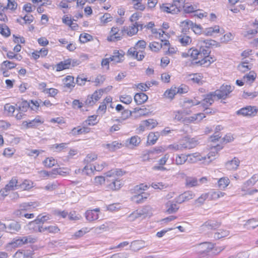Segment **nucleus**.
<instances>
[{
  "label": "nucleus",
  "mask_w": 258,
  "mask_h": 258,
  "mask_svg": "<svg viewBox=\"0 0 258 258\" xmlns=\"http://www.w3.org/2000/svg\"><path fill=\"white\" fill-rule=\"evenodd\" d=\"M17 63L9 60L4 61L0 66V72L4 77H8L10 76L9 71L16 67Z\"/></svg>",
  "instance_id": "nucleus-20"
},
{
  "label": "nucleus",
  "mask_w": 258,
  "mask_h": 258,
  "mask_svg": "<svg viewBox=\"0 0 258 258\" xmlns=\"http://www.w3.org/2000/svg\"><path fill=\"white\" fill-rule=\"evenodd\" d=\"M30 107V103L26 100L21 99L16 103V113L15 115L17 119H21L26 116Z\"/></svg>",
  "instance_id": "nucleus-10"
},
{
  "label": "nucleus",
  "mask_w": 258,
  "mask_h": 258,
  "mask_svg": "<svg viewBox=\"0 0 258 258\" xmlns=\"http://www.w3.org/2000/svg\"><path fill=\"white\" fill-rule=\"evenodd\" d=\"M241 195L243 196L251 195L258 191L257 189L254 188L247 180L242 185L241 188Z\"/></svg>",
  "instance_id": "nucleus-25"
},
{
  "label": "nucleus",
  "mask_w": 258,
  "mask_h": 258,
  "mask_svg": "<svg viewBox=\"0 0 258 258\" xmlns=\"http://www.w3.org/2000/svg\"><path fill=\"white\" fill-rule=\"evenodd\" d=\"M112 89V86H108L95 90L91 95L87 96L85 101L86 104L90 106L95 104L101 99L104 93H107L111 91Z\"/></svg>",
  "instance_id": "nucleus-7"
},
{
  "label": "nucleus",
  "mask_w": 258,
  "mask_h": 258,
  "mask_svg": "<svg viewBox=\"0 0 258 258\" xmlns=\"http://www.w3.org/2000/svg\"><path fill=\"white\" fill-rule=\"evenodd\" d=\"M91 128L87 126L84 122L82 125L78 126L72 129L71 133L74 136L87 134L91 132Z\"/></svg>",
  "instance_id": "nucleus-23"
},
{
  "label": "nucleus",
  "mask_w": 258,
  "mask_h": 258,
  "mask_svg": "<svg viewBox=\"0 0 258 258\" xmlns=\"http://www.w3.org/2000/svg\"><path fill=\"white\" fill-rule=\"evenodd\" d=\"M86 175L91 176L94 174V170H93V165L91 164H85L84 167L81 170L79 169L75 171L76 173H80V172Z\"/></svg>",
  "instance_id": "nucleus-41"
},
{
  "label": "nucleus",
  "mask_w": 258,
  "mask_h": 258,
  "mask_svg": "<svg viewBox=\"0 0 258 258\" xmlns=\"http://www.w3.org/2000/svg\"><path fill=\"white\" fill-rule=\"evenodd\" d=\"M128 53L133 58L138 60H141L144 57V52L143 50L139 49H128Z\"/></svg>",
  "instance_id": "nucleus-37"
},
{
  "label": "nucleus",
  "mask_w": 258,
  "mask_h": 258,
  "mask_svg": "<svg viewBox=\"0 0 258 258\" xmlns=\"http://www.w3.org/2000/svg\"><path fill=\"white\" fill-rule=\"evenodd\" d=\"M21 229V226L19 222L13 221L7 226V232L11 234H15L19 232Z\"/></svg>",
  "instance_id": "nucleus-33"
},
{
  "label": "nucleus",
  "mask_w": 258,
  "mask_h": 258,
  "mask_svg": "<svg viewBox=\"0 0 258 258\" xmlns=\"http://www.w3.org/2000/svg\"><path fill=\"white\" fill-rule=\"evenodd\" d=\"M185 3V0H173V4H163L160 6L162 11L168 13L176 14L180 12L181 6Z\"/></svg>",
  "instance_id": "nucleus-11"
},
{
  "label": "nucleus",
  "mask_w": 258,
  "mask_h": 258,
  "mask_svg": "<svg viewBox=\"0 0 258 258\" xmlns=\"http://www.w3.org/2000/svg\"><path fill=\"white\" fill-rule=\"evenodd\" d=\"M37 206L36 202L24 203L20 205L19 209L15 212V214L19 217H24L27 219L33 218L34 217L33 214H28L26 212L31 211Z\"/></svg>",
  "instance_id": "nucleus-8"
},
{
  "label": "nucleus",
  "mask_w": 258,
  "mask_h": 258,
  "mask_svg": "<svg viewBox=\"0 0 258 258\" xmlns=\"http://www.w3.org/2000/svg\"><path fill=\"white\" fill-rule=\"evenodd\" d=\"M50 219V216L49 214H45L43 215L42 214H39L37 216L36 218L31 221L32 224H38L40 225H43V224L47 222L48 220Z\"/></svg>",
  "instance_id": "nucleus-44"
},
{
  "label": "nucleus",
  "mask_w": 258,
  "mask_h": 258,
  "mask_svg": "<svg viewBox=\"0 0 258 258\" xmlns=\"http://www.w3.org/2000/svg\"><path fill=\"white\" fill-rule=\"evenodd\" d=\"M256 78V74L254 71H250L243 77V80L245 83L251 85Z\"/></svg>",
  "instance_id": "nucleus-50"
},
{
  "label": "nucleus",
  "mask_w": 258,
  "mask_h": 258,
  "mask_svg": "<svg viewBox=\"0 0 258 258\" xmlns=\"http://www.w3.org/2000/svg\"><path fill=\"white\" fill-rule=\"evenodd\" d=\"M48 53V49L36 50L31 53V57L34 59H38L40 56H45Z\"/></svg>",
  "instance_id": "nucleus-59"
},
{
  "label": "nucleus",
  "mask_w": 258,
  "mask_h": 258,
  "mask_svg": "<svg viewBox=\"0 0 258 258\" xmlns=\"http://www.w3.org/2000/svg\"><path fill=\"white\" fill-rule=\"evenodd\" d=\"M214 98L215 97L212 92H210L205 95L200 104V106L202 108L203 112H198V113H203L204 115V118L206 117L207 115L214 114L216 112V110L210 107L214 102Z\"/></svg>",
  "instance_id": "nucleus-6"
},
{
  "label": "nucleus",
  "mask_w": 258,
  "mask_h": 258,
  "mask_svg": "<svg viewBox=\"0 0 258 258\" xmlns=\"http://www.w3.org/2000/svg\"><path fill=\"white\" fill-rule=\"evenodd\" d=\"M240 164V160L237 157H234L231 160L225 163V167L228 170H236Z\"/></svg>",
  "instance_id": "nucleus-32"
},
{
  "label": "nucleus",
  "mask_w": 258,
  "mask_h": 258,
  "mask_svg": "<svg viewBox=\"0 0 258 258\" xmlns=\"http://www.w3.org/2000/svg\"><path fill=\"white\" fill-rule=\"evenodd\" d=\"M134 101L138 105H142L146 103L148 100V96L144 93L140 92L135 94L134 97Z\"/></svg>",
  "instance_id": "nucleus-31"
},
{
  "label": "nucleus",
  "mask_w": 258,
  "mask_h": 258,
  "mask_svg": "<svg viewBox=\"0 0 258 258\" xmlns=\"http://www.w3.org/2000/svg\"><path fill=\"white\" fill-rule=\"evenodd\" d=\"M157 84V83L156 81H148L145 83H139L136 85V87L138 90L142 92H146L148 91L153 85Z\"/></svg>",
  "instance_id": "nucleus-35"
},
{
  "label": "nucleus",
  "mask_w": 258,
  "mask_h": 258,
  "mask_svg": "<svg viewBox=\"0 0 258 258\" xmlns=\"http://www.w3.org/2000/svg\"><path fill=\"white\" fill-rule=\"evenodd\" d=\"M113 98L110 95L106 96L100 103L99 107L97 109V113L99 115L104 114L107 110V105H111L112 103Z\"/></svg>",
  "instance_id": "nucleus-22"
},
{
  "label": "nucleus",
  "mask_w": 258,
  "mask_h": 258,
  "mask_svg": "<svg viewBox=\"0 0 258 258\" xmlns=\"http://www.w3.org/2000/svg\"><path fill=\"white\" fill-rule=\"evenodd\" d=\"M56 170H51L50 171H47L45 170H42L38 172L39 178L40 179H46L50 178H54L53 173Z\"/></svg>",
  "instance_id": "nucleus-48"
},
{
  "label": "nucleus",
  "mask_w": 258,
  "mask_h": 258,
  "mask_svg": "<svg viewBox=\"0 0 258 258\" xmlns=\"http://www.w3.org/2000/svg\"><path fill=\"white\" fill-rule=\"evenodd\" d=\"M158 124L157 121L152 118H149L143 120L140 124L137 130L139 132H142L146 130H151L155 127Z\"/></svg>",
  "instance_id": "nucleus-19"
},
{
  "label": "nucleus",
  "mask_w": 258,
  "mask_h": 258,
  "mask_svg": "<svg viewBox=\"0 0 258 258\" xmlns=\"http://www.w3.org/2000/svg\"><path fill=\"white\" fill-rule=\"evenodd\" d=\"M44 122V118L41 116L37 115L33 119L23 121L22 125L25 128H35Z\"/></svg>",
  "instance_id": "nucleus-16"
},
{
  "label": "nucleus",
  "mask_w": 258,
  "mask_h": 258,
  "mask_svg": "<svg viewBox=\"0 0 258 258\" xmlns=\"http://www.w3.org/2000/svg\"><path fill=\"white\" fill-rule=\"evenodd\" d=\"M221 225L220 222L214 221H208L206 222L203 226L208 229L215 230L218 228Z\"/></svg>",
  "instance_id": "nucleus-57"
},
{
  "label": "nucleus",
  "mask_w": 258,
  "mask_h": 258,
  "mask_svg": "<svg viewBox=\"0 0 258 258\" xmlns=\"http://www.w3.org/2000/svg\"><path fill=\"white\" fill-rule=\"evenodd\" d=\"M44 189L48 191L53 192L56 195L62 194L64 192L63 185L57 181L48 183L44 186Z\"/></svg>",
  "instance_id": "nucleus-15"
},
{
  "label": "nucleus",
  "mask_w": 258,
  "mask_h": 258,
  "mask_svg": "<svg viewBox=\"0 0 258 258\" xmlns=\"http://www.w3.org/2000/svg\"><path fill=\"white\" fill-rule=\"evenodd\" d=\"M223 146L220 144H217L216 146H213L209 149V152L207 155L209 159L212 157H215L218 155L219 152L222 149Z\"/></svg>",
  "instance_id": "nucleus-47"
},
{
  "label": "nucleus",
  "mask_w": 258,
  "mask_h": 258,
  "mask_svg": "<svg viewBox=\"0 0 258 258\" xmlns=\"http://www.w3.org/2000/svg\"><path fill=\"white\" fill-rule=\"evenodd\" d=\"M119 101L123 104L129 105L133 101L132 96L129 94H123L119 96Z\"/></svg>",
  "instance_id": "nucleus-64"
},
{
  "label": "nucleus",
  "mask_w": 258,
  "mask_h": 258,
  "mask_svg": "<svg viewBox=\"0 0 258 258\" xmlns=\"http://www.w3.org/2000/svg\"><path fill=\"white\" fill-rule=\"evenodd\" d=\"M230 181L227 176H223L219 178L217 181V186L220 189H225L230 184Z\"/></svg>",
  "instance_id": "nucleus-45"
},
{
  "label": "nucleus",
  "mask_w": 258,
  "mask_h": 258,
  "mask_svg": "<svg viewBox=\"0 0 258 258\" xmlns=\"http://www.w3.org/2000/svg\"><path fill=\"white\" fill-rule=\"evenodd\" d=\"M34 187V182L29 179H25L19 184V189L21 190L29 191Z\"/></svg>",
  "instance_id": "nucleus-39"
},
{
  "label": "nucleus",
  "mask_w": 258,
  "mask_h": 258,
  "mask_svg": "<svg viewBox=\"0 0 258 258\" xmlns=\"http://www.w3.org/2000/svg\"><path fill=\"white\" fill-rule=\"evenodd\" d=\"M166 151V149L163 147L155 148L152 150L148 151L143 155L145 160L150 161L156 159L159 154L163 153Z\"/></svg>",
  "instance_id": "nucleus-17"
},
{
  "label": "nucleus",
  "mask_w": 258,
  "mask_h": 258,
  "mask_svg": "<svg viewBox=\"0 0 258 258\" xmlns=\"http://www.w3.org/2000/svg\"><path fill=\"white\" fill-rule=\"evenodd\" d=\"M19 184L18 177L14 176L9 181L6 186L11 191H13L19 189Z\"/></svg>",
  "instance_id": "nucleus-51"
},
{
  "label": "nucleus",
  "mask_w": 258,
  "mask_h": 258,
  "mask_svg": "<svg viewBox=\"0 0 258 258\" xmlns=\"http://www.w3.org/2000/svg\"><path fill=\"white\" fill-rule=\"evenodd\" d=\"M98 158V155L95 152L88 153L83 160L85 164H90L91 162L95 161Z\"/></svg>",
  "instance_id": "nucleus-55"
},
{
  "label": "nucleus",
  "mask_w": 258,
  "mask_h": 258,
  "mask_svg": "<svg viewBox=\"0 0 258 258\" xmlns=\"http://www.w3.org/2000/svg\"><path fill=\"white\" fill-rule=\"evenodd\" d=\"M127 142H128V146L131 148H134L138 146L140 144L141 142V138L138 136H134L130 138L127 140Z\"/></svg>",
  "instance_id": "nucleus-54"
},
{
  "label": "nucleus",
  "mask_w": 258,
  "mask_h": 258,
  "mask_svg": "<svg viewBox=\"0 0 258 258\" xmlns=\"http://www.w3.org/2000/svg\"><path fill=\"white\" fill-rule=\"evenodd\" d=\"M165 207L166 213L168 214L175 213L179 209V207L177 204L171 201L166 203Z\"/></svg>",
  "instance_id": "nucleus-34"
},
{
  "label": "nucleus",
  "mask_w": 258,
  "mask_h": 258,
  "mask_svg": "<svg viewBox=\"0 0 258 258\" xmlns=\"http://www.w3.org/2000/svg\"><path fill=\"white\" fill-rule=\"evenodd\" d=\"M181 56L204 67H208L216 60L215 57L210 55V49H187V52L181 53Z\"/></svg>",
  "instance_id": "nucleus-1"
},
{
  "label": "nucleus",
  "mask_w": 258,
  "mask_h": 258,
  "mask_svg": "<svg viewBox=\"0 0 258 258\" xmlns=\"http://www.w3.org/2000/svg\"><path fill=\"white\" fill-rule=\"evenodd\" d=\"M138 31L137 22H135L131 26L127 27H123L122 32L123 33H126L128 36H133L136 34Z\"/></svg>",
  "instance_id": "nucleus-38"
},
{
  "label": "nucleus",
  "mask_w": 258,
  "mask_h": 258,
  "mask_svg": "<svg viewBox=\"0 0 258 258\" xmlns=\"http://www.w3.org/2000/svg\"><path fill=\"white\" fill-rule=\"evenodd\" d=\"M99 122L97 115H92L88 116L83 122L88 126L95 125Z\"/></svg>",
  "instance_id": "nucleus-53"
},
{
  "label": "nucleus",
  "mask_w": 258,
  "mask_h": 258,
  "mask_svg": "<svg viewBox=\"0 0 258 258\" xmlns=\"http://www.w3.org/2000/svg\"><path fill=\"white\" fill-rule=\"evenodd\" d=\"M226 193L217 190L212 189L208 192L203 193L195 201V204L198 205H203L206 200L215 201L224 197L226 196Z\"/></svg>",
  "instance_id": "nucleus-5"
},
{
  "label": "nucleus",
  "mask_w": 258,
  "mask_h": 258,
  "mask_svg": "<svg viewBox=\"0 0 258 258\" xmlns=\"http://www.w3.org/2000/svg\"><path fill=\"white\" fill-rule=\"evenodd\" d=\"M180 145L183 149H191L198 145V141L195 138L185 137L180 140Z\"/></svg>",
  "instance_id": "nucleus-18"
},
{
  "label": "nucleus",
  "mask_w": 258,
  "mask_h": 258,
  "mask_svg": "<svg viewBox=\"0 0 258 258\" xmlns=\"http://www.w3.org/2000/svg\"><path fill=\"white\" fill-rule=\"evenodd\" d=\"M187 155L185 154H177L175 156V162L177 165H182L187 161Z\"/></svg>",
  "instance_id": "nucleus-58"
},
{
  "label": "nucleus",
  "mask_w": 258,
  "mask_h": 258,
  "mask_svg": "<svg viewBox=\"0 0 258 258\" xmlns=\"http://www.w3.org/2000/svg\"><path fill=\"white\" fill-rule=\"evenodd\" d=\"M42 164L45 168H51L57 164V160L53 157H47L42 161Z\"/></svg>",
  "instance_id": "nucleus-42"
},
{
  "label": "nucleus",
  "mask_w": 258,
  "mask_h": 258,
  "mask_svg": "<svg viewBox=\"0 0 258 258\" xmlns=\"http://www.w3.org/2000/svg\"><path fill=\"white\" fill-rule=\"evenodd\" d=\"M40 233L46 232L49 234H56L60 233L59 227L56 224L41 227L39 229Z\"/></svg>",
  "instance_id": "nucleus-24"
},
{
  "label": "nucleus",
  "mask_w": 258,
  "mask_h": 258,
  "mask_svg": "<svg viewBox=\"0 0 258 258\" xmlns=\"http://www.w3.org/2000/svg\"><path fill=\"white\" fill-rule=\"evenodd\" d=\"M125 173V171L121 169H112L106 172V189L108 191L119 190L123 185L120 177Z\"/></svg>",
  "instance_id": "nucleus-3"
},
{
  "label": "nucleus",
  "mask_w": 258,
  "mask_h": 258,
  "mask_svg": "<svg viewBox=\"0 0 258 258\" xmlns=\"http://www.w3.org/2000/svg\"><path fill=\"white\" fill-rule=\"evenodd\" d=\"M193 112V109L191 106L184 105L182 110H176L173 112V119L185 123H191L199 122L204 118L203 113L192 114Z\"/></svg>",
  "instance_id": "nucleus-2"
},
{
  "label": "nucleus",
  "mask_w": 258,
  "mask_h": 258,
  "mask_svg": "<svg viewBox=\"0 0 258 258\" xmlns=\"http://www.w3.org/2000/svg\"><path fill=\"white\" fill-rule=\"evenodd\" d=\"M78 64L79 63L77 60L68 58L57 63L55 65V68L56 72H60L65 70L72 69Z\"/></svg>",
  "instance_id": "nucleus-13"
},
{
  "label": "nucleus",
  "mask_w": 258,
  "mask_h": 258,
  "mask_svg": "<svg viewBox=\"0 0 258 258\" xmlns=\"http://www.w3.org/2000/svg\"><path fill=\"white\" fill-rule=\"evenodd\" d=\"M204 45L201 46L200 48L205 47L206 48H213L215 47H219V43L214 40H206L203 41Z\"/></svg>",
  "instance_id": "nucleus-56"
},
{
  "label": "nucleus",
  "mask_w": 258,
  "mask_h": 258,
  "mask_svg": "<svg viewBox=\"0 0 258 258\" xmlns=\"http://www.w3.org/2000/svg\"><path fill=\"white\" fill-rule=\"evenodd\" d=\"M124 52L122 49L116 50L113 55L109 58L103 59L101 61V66L102 67L105 68L107 70L109 69V62L112 61L113 63L120 62L123 60Z\"/></svg>",
  "instance_id": "nucleus-9"
},
{
  "label": "nucleus",
  "mask_w": 258,
  "mask_h": 258,
  "mask_svg": "<svg viewBox=\"0 0 258 258\" xmlns=\"http://www.w3.org/2000/svg\"><path fill=\"white\" fill-rule=\"evenodd\" d=\"M182 23L185 24V26H187L188 28H191L196 34H200L201 33L202 27L201 25L194 23L189 20L184 21Z\"/></svg>",
  "instance_id": "nucleus-36"
},
{
  "label": "nucleus",
  "mask_w": 258,
  "mask_h": 258,
  "mask_svg": "<svg viewBox=\"0 0 258 258\" xmlns=\"http://www.w3.org/2000/svg\"><path fill=\"white\" fill-rule=\"evenodd\" d=\"M258 113V107L255 106L248 105L242 107L236 111V114L243 116L253 117Z\"/></svg>",
  "instance_id": "nucleus-14"
},
{
  "label": "nucleus",
  "mask_w": 258,
  "mask_h": 258,
  "mask_svg": "<svg viewBox=\"0 0 258 258\" xmlns=\"http://www.w3.org/2000/svg\"><path fill=\"white\" fill-rule=\"evenodd\" d=\"M187 162L190 163H195L198 161H205L206 159L205 156H203L199 152L188 154Z\"/></svg>",
  "instance_id": "nucleus-30"
},
{
  "label": "nucleus",
  "mask_w": 258,
  "mask_h": 258,
  "mask_svg": "<svg viewBox=\"0 0 258 258\" xmlns=\"http://www.w3.org/2000/svg\"><path fill=\"white\" fill-rule=\"evenodd\" d=\"M186 81L193 84H202L203 83V76L200 73H195L188 75Z\"/></svg>",
  "instance_id": "nucleus-29"
},
{
  "label": "nucleus",
  "mask_w": 258,
  "mask_h": 258,
  "mask_svg": "<svg viewBox=\"0 0 258 258\" xmlns=\"http://www.w3.org/2000/svg\"><path fill=\"white\" fill-rule=\"evenodd\" d=\"M176 89L175 86H172L170 88L168 89L164 93L163 97L170 100H172L177 94Z\"/></svg>",
  "instance_id": "nucleus-49"
},
{
  "label": "nucleus",
  "mask_w": 258,
  "mask_h": 258,
  "mask_svg": "<svg viewBox=\"0 0 258 258\" xmlns=\"http://www.w3.org/2000/svg\"><path fill=\"white\" fill-rule=\"evenodd\" d=\"M100 209L96 208L93 210H88L85 213L86 219L89 222H93L99 218Z\"/></svg>",
  "instance_id": "nucleus-26"
},
{
  "label": "nucleus",
  "mask_w": 258,
  "mask_h": 258,
  "mask_svg": "<svg viewBox=\"0 0 258 258\" xmlns=\"http://www.w3.org/2000/svg\"><path fill=\"white\" fill-rule=\"evenodd\" d=\"M169 158V155L168 154H165L164 156H163L160 160L158 161V165L154 166L153 169L155 170H164L165 169V168L164 167V166L166 164L167 160Z\"/></svg>",
  "instance_id": "nucleus-40"
},
{
  "label": "nucleus",
  "mask_w": 258,
  "mask_h": 258,
  "mask_svg": "<svg viewBox=\"0 0 258 258\" xmlns=\"http://www.w3.org/2000/svg\"><path fill=\"white\" fill-rule=\"evenodd\" d=\"M150 185L145 183H142L135 185L131 190V193L133 194L132 197V200L137 203L140 204L145 202L150 196L149 193H145L147 190Z\"/></svg>",
  "instance_id": "nucleus-4"
},
{
  "label": "nucleus",
  "mask_w": 258,
  "mask_h": 258,
  "mask_svg": "<svg viewBox=\"0 0 258 258\" xmlns=\"http://www.w3.org/2000/svg\"><path fill=\"white\" fill-rule=\"evenodd\" d=\"M233 90V87L227 84H223L219 89L212 92L215 97L218 99H225Z\"/></svg>",
  "instance_id": "nucleus-12"
},
{
  "label": "nucleus",
  "mask_w": 258,
  "mask_h": 258,
  "mask_svg": "<svg viewBox=\"0 0 258 258\" xmlns=\"http://www.w3.org/2000/svg\"><path fill=\"white\" fill-rule=\"evenodd\" d=\"M214 245L211 242L201 243L197 248L198 253L200 255H207L214 249Z\"/></svg>",
  "instance_id": "nucleus-21"
},
{
  "label": "nucleus",
  "mask_w": 258,
  "mask_h": 258,
  "mask_svg": "<svg viewBox=\"0 0 258 258\" xmlns=\"http://www.w3.org/2000/svg\"><path fill=\"white\" fill-rule=\"evenodd\" d=\"M221 33L223 34L224 30L223 29H220V27L218 25H215L213 27L207 28L205 30V34L207 36H212L214 33Z\"/></svg>",
  "instance_id": "nucleus-46"
},
{
  "label": "nucleus",
  "mask_w": 258,
  "mask_h": 258,
  "mask_svg": "<svg viewBox=\"0 0 258 258\" xmlns=\"http://www.w3.org/2000/svg\"><path fill=\"white\" fill-rule=\"evenodd\" d=\"M62 87L63 88L72 90L75 86L76 83L74 77L71 75H68L62 80Z\"/></svg>",
  "instance_id": "nucleus-27"
},
{
  "label": "nucleus",
  "mask_w": 258,
  "mask_h": 258,
  "mask_svg": "<svg viewBox=\"0 0 258 258\" xmlns=\"http://www.w3.org/2000/svg\"><path fill=\"white\" fill-rule=\"evenodd\" d=\"M185 185L187 187H192L199 185V181L195 177L186 176L185 177Z\"/></svg>",
  "instance_id": "nucleus-43"
},
{
  "label": "nucleus",
  "mask_w": 258,
  "mask_h": 258,
  "mask_svg": "<svg viewBox=\"0 0 258 258\" xmlns=\"http://www.w3.org/2000/svg\"><path fill=\"white\" fill-rule=\"evenodd\" d=\"M163 46L168 47V48H170V43L168 40H162L161 41V42H153L150 43L149 48H162Z\"/></svg>",
  "instance_id": "nucleus-52"
},
{
  "label": "nucleus",
  "mask_w": 258,
  "mask_h": 258,
  "mask_svg": "<svg viewBox=\"0 0 258 258\" xmlns=\"http://www.w3.org/2000/svg\"><path fill=\"white\" fill-rule=\"evenodd\" d=\"M159 138V135L157 133L151 132L149 134L147 138V144L149 145H154L157 142Z\"/></svg>",
  "instance_id": "nucleus-60"
},
{
  "label": "nucleus",
  "mask_w": 258,
  "mask_h": 258,
  "mask_svg": "<svg viewBox=\"0 0 258 258\" xmlns=\"http://www.w3.org/2000/svg\"><path fill=\"white\" fill-rule=\"evenodd\" d=\"M122 146L123 145L121 143H119L117 141H114L110 144H107L106 145V148L109 151L113 152L121 148Z\"/></svg>",
  "instance_id": "nucleus-63"
},
{
  "label": "nucleus",
  "mask_w": 258,
  "mask_h": 258,
  "mask_svg": "<svg viewBox=\"0 0 258 258\" xmlns=\"http://www.w3.org/2000/svg\"><path fill=\"white\" fill-rule=\"evenodd\" d=\"M145 246V242L143 240H138L133 241L131 243V247L135 251L138 250Z\"/></svg>",
  "instance_id": "nucleus-61"
},
{
  "label": "nucleus",
  "mask_w": 258,
  "mask_h": 258,
  "mask_svg": "<svg viewBox=\"0 0 258 258\" xmlns=\"http://www.w3.org/2000/svg\"><path fill=\"white\" fill-rule=\"evenodd\" d=\"M41 100H31L28 101L30 103V107L31 110L37 112L39 111L40 106V102Z\"/></svg>",
  "instance_id": "nucleus-62"
},
{
  "label": "nucleus",
  "mask_w": 258,
  "mask_h": 258,
  "mask_svg": "<svg viewBox=\"0 0 258 258\" xmlns=\"http://www.w3.org/2000/svg\"><path fill=\"white\" fill-rule=\"evenodd\" d=\"M195 194L192 191L188 190L179 195L176 198L177 203L181 204L194 198Z\"/></svg>",
  "instance_id": "nucleus-28"
}]
</instances>
